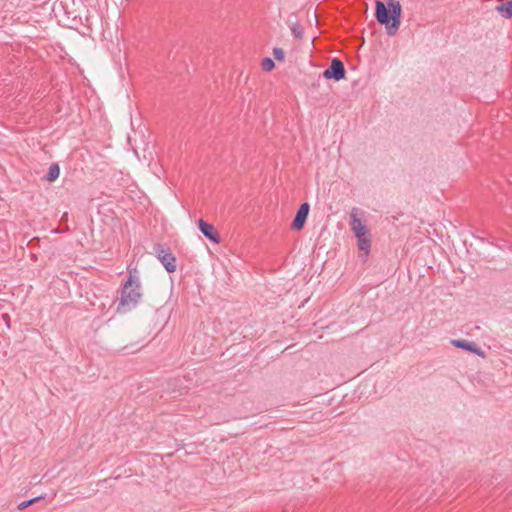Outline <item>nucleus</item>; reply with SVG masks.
<instances>
[{
    "label": "nucleus",
    "instance_id": "obj_18",
    "mask_svg": "<svg viewBox=\"0 0 512 512\" xmlns=\"http://www.w3.org/2000/svg\"><path fill=\"white\" fill-rule=\"evenodd\" d=\"M196 224H208L207 222H205L202 218L198 219Z\"/></svg>",
    "mask_w": 512,
    "mask_h": 512
},
{
    "label": "nucleus",
    "instance_id": "obj_17",
    "mask_svg": "<svg viewBox=\"0 0 512 512\" xmlns=\"http://www.w3.org/2000/svg\"><path fill=\"white\" fill-rule=\"evenodd\" d=\"M66 228H68V226H66ZM67 229H60L59 227L58 228H55V229H52L51 230V233H54V234H58V233H63L65 232Z\"/></svg>",
    "mask_w": 512,
    "mask_h": 512
},
{
    "label": "nucleus",
    "instance_id": "obj_7",
    "mask_svg": "<svg viewBox=\"0 0 512 512\" xmlns=\"http://www.w3.org/2000/svg\"><path fill=\"white\" fill-rule=\"evenodd\" d=\"M199 229L202 234L212 242L216 244L221 242V237L218 230L216 229V226H199Z\"/></svg>",
    "mask_w": 512,
    "mask_h": 512
},
{
    "label": "nucleus",
    "instance_id": "obj_8",
    "mask_svg": "<svg viewBox=\"0 0 512 512\" xmlns=\"http://www.w3.org/2000/svg\"><path fill=\"white\" fill-rule=\"evenodd\" d=\"M310 206L307 202L300 205L291 224H305Z\"/></svg>",
    "mask_w": 512,
    "mask_h": 512
},
{
    "label": "nucleus",
    "instance_id": "obj_1",
    "mask_svg": "<svg viewBox=\"0 0 512 512\" xmlns=\"http://www.w3.org/2000/svg\"><path fill=\"white\" fill-rule=\"evenodd\" d=\"M386 4L380 0L375 3V17L381 25L387 29L391 36L395 35L401 22L402 7L398 0H385Z\"/></svg>",
    "mask_w": 512,
    "mask_h": 512
},
{
    "label": "nucleus",
    "instance_id": "obj_16",
    "mask_svg": "<svg viewBox=\"0 0 512 512\" xmlns=\"http://www.w3.org/2000/svg\"><path fill=\"white\" fill-rule=\"evenodd\" d=\"M359 209L353 208L351 211V223L350 224H362L360 218L358 217Z\"/></svg>",
    "mask_w": 512,
    "mask_h": 512
},
{
    "label": "nucleus",
    "instance_id": "obj_19",
    "mask_svg": "<svg viewBox=\"0 0 512 512\" xmlns=\"http://www.w3.org/2000/svg\"><path fill=\"white\" fill-rule=\"evenodd\" d=\"M304 226H292V228L296 229V230H301Z\"/></svg>",
    "mask_w": 512,
    "mask_h": 512
},
{
    "label": "nucleus",
    "instance_id": "obj_12",
    "mask_svg": "<svg viewBox=\"0 0 512 512\" xmlns=\"http://www.w3.org/2000/svg\"><path fill=\"white\" fill-rule=\"evenodd\" d=\"M290 29L295 38H297L299 40H301L303 38V34H304L303 28L298 21L292 22L290 24Z\"/></svg>",
    "mask_w": 512,
    "mask_h": 512
},
{
    "label": "nucleus",
    "instance_id": "obj_21",
    "mask_svg": "<svg viewBox=\"0 0 512 512\" xmlns=\"http://www.w3.org/2000/svg\"><path fill=\"white\" fill-rule=\"evenodd\" d=\"M63 219H67V213H64V214H63V216H62L61 220H63Z\"/></svg>",
    "mask_w": 512,
    "mask_h": 512
},
{
    "label": "nucleus",
    "instance_id": "obj_9",
    "mask_svg": "<svg viewBox=\"0 0 512 512\" xmlns=\"http://www.w3.org/2000/svg\"><path fill=\"white\" fill-rule=\"evenodd\" d=\"M426 233H427V238L432 240L434 243H437V241L434 239V236L437 237L441 241H443V238L445 236L448 237V235L444 233L443 229L438 230L435 226H430V229H426Z\"/></svg>",
    "mask_w": 512,
    "mask_h": 512
},
{
    "label": "nucleus",
    "instance_id": "obj_15",
    "mask_svg": "<svg viewBox=\"0 0 512 512\" xmlns=\"http://www.w3.org/2000/svg\"><path fill=\"white\" fill-rule=\"evenodd\" d=\"M273 56L275 57L276 60L278 61H281L283 62L285 60V53L284 51L279 48V47H275L273 48Z\"/></svg>",
    "mask_w": 512,
    "mask_h": 512
},
{
    "label": "nucleus",
    "instance_id": "obj_2",
    "mask_svg": "<svg viewBox=\"0 0 512 512\" xmlns=\"http://www.w3.org/2000/svg\"><path fill=\"white\" fill-rule=\"evenodd\" d=\"M139 280L130 272L128 280L124 283L121 298L117 306L118 313H126L135 308L141 299Z\"/></svg>",
    "mask_w": 512,
    "mask_h": 512
},
{
    "label": "nucleus",
    "instance_id": "obj_20",
    "mask_svg": "<svg viewBox=\"0 0 512 512\" xmlns=\"http://www.w3.org/2000/svg\"><path fill=\"white\" fill-rule=\"evenodd\" d=\"M63 219H67V213H64V214H63V216H62L61 220H63Z\"/></svg>",
    "mask_w": 512,
    "mask_h": 512
},
{
    "label": "nucleus",
    "instance_id": "obj_6",
    "mask_svg": "<svg viewBox=\"0 0 512 512\" xmlns=\"http://www.w3.org/2000/svg\"><path fill=\"white\" fill-rule=\"evenodd\" d=\"M452 344L457 348H461L470 351L478 356L485 357L484 351H482L481 348H479L477 344H475L474 342H470L467 340H453Z\"/></svg>",
    "mask_w": 512,
    "mask_h": 512
},
{
    "label": "nucleus",
    "instance_id": "obj_4",
    "mask_svg": "<svg viewBox=\"0 0 512 512\" xmlns=\"http://www.w3.org/2000/svg\"><path fill=\"white\" fill-rule=\"evenodd\" d=\"M354 236L357 239L358 249L368 256L371 248L372 235L369 226H352Z\"/></svg>",
    "mask_w": 512,
    "mask_h": 512
},
{
    "label": "nucleus",
    "instance_id": "obj_3",
    "mask_svg": "<svg viewBox=\"0 0 512 512\" xmlns=\"http://www.w3.org/2000/svg\"><path fill=\"white\" fill-rule=\"evenodd\" d=\"M153 253L161 262L167 272L173 273L177 269L176 257L170 252V248L162 243L153 245Z\"/></svg>",
    "mask_w": 512,
    "mask_h": 512
},
{
    "label": "nucleus",
    "instance_id": "obj_5",
    "mask_svg": "<svg viewBox=\"0 0 512 512\" xmlns=\"http://www.w3.org/2000/svg\"><path fill=\"white\" fill-rule=\"evenodd\" d=\"M345 73L346 71L343 62L338 58H334L332 59L329 67L324 70L323 77L339 81L345 77Z\"/></svg>",
    "mask_w": 512,
    "mask_h": 512
},
{
    "label": "nucleus",
    "instance_id": "obj_13",
    "mask_svg": "<svg viewBox=\"0 0 512 512\" xmlns=\"http://www.w3.org/2000/svg\"><path fill=\"white\" fill-rule=\"evenodd\" d=\"M42 498H43V496H38V497L31 498L29 500L22 501L21 503L18 504L17 508L19 510H23V509L29 507L30 505L34 504L35 502L39 501Z\"/></svg>",
    "mask_w": 512,
    "mask_h": 512
},
{
    "label": "nucleus",
    "instance_id": "obj_14",
    "mask_svg": "<svg viewBox=\"0 0 512 512\" xmlns=\"http://www.w3.org/2000/svg\"><path fill=\"white\" fill-rule=\"evenodd\" d=\"M261 67L264 71H271L274 69L275 63L271 58L266 57L262 60Z\"/></svg>",
    "mask_w": 512,
    "mask_h": 512
},
{
    "label": "nucleus",
    "instance_id": "obj_11",
    "mask_svg": "<svg viewBox=\"0 0 512 512\" xmlns=\"http://www.w3.org/2000/svg\"><path fill=\"white\" fill-rule=\"evenodd\" d=\"M59 174H60L59 165L57 163H52L50 165V167L48 169V173L46 174L44 179L47 180L48 182H53L59 177Z\"/></svg>",
    "mask_w": 512,
    "mask_h": 512
},
{
    "label": "nucleus",
    "instance_id": "obj_10",
    "mask_svg": "<svg viewBox=\"0 0 512 512\" xmlns=\"http://www.w3.org/2000/svg\"><path fill=\"white\" fill-rule=\"evenodd\" d=\"M496 10L507 19L512 18V0L496 6Z\"/></svg>",
    "mask_w": 512,
    "mask_h": 512
}]
</instances>
